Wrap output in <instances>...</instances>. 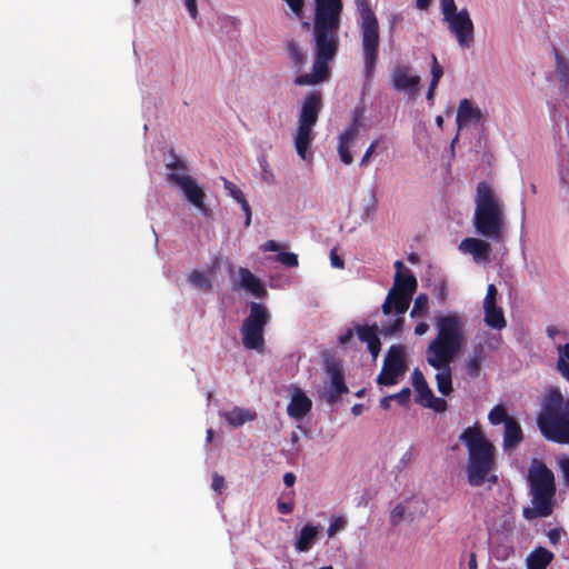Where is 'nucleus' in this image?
<instances>
[{"label":"nucleus","instance_id":"69168bd1","mask_svg":"<svg viewBox=\"0 0 569 569\" xmlns=\"http://www.w3.org/2000/svg\"><path fill=\"white\" fill-rule=\"evenodd\" d=\"M392 400V397L391 396H387V397H383L381 400H380V407L385 410H388L390 408V402Z\"/></svg>","mask_w":569,"mask_h":569},{"label":"nucleus","instance_id":"ddd939ff","mask_svg":"<svg viewBox=\"0 0 569 569\" xmlns=\"http://www.w3.org/2000/svg\"><path fill=\"white\" fill-rule=\"evenodd\" d=\"M170 183L178 186L184 193L190 203L200 209L202 212L207 211L204 206L206 194L197 181L189 174H180L179 172H170L167 176Z\"/></svg>","mask_w":569,"mask_h":569},{"label":"nucleus","instance_id":"2f4dec72","mask_svg":"<svg viewBox=\"0 0 569 569\" xmlns=\"http://www.w3.org/2000/svg\"><path fill=\"white\" fill-rule=\"evenodd\" d=\"M436 369L439 370L436 375L438 391L443 396H448L452 391L450 363H447V367H438Z\"/></svg>","mask_w":569,"mask_h":569},{"label":"nucleus","instance_id":"a19ab883","mask_svg":"<svg viewBox=\"0 0 569 569\" xmlns=\"http://www.w3.org/2000/svg\"><path fill=\"white\" fill-rule=\"evenodd\" d=\"M557 466L560 469L566 485L569 487V455H560L557 457Z\"/></svg>","mask_w":569,"mask_h":569},{"label":"nucleus","instance_id":"7c9ffc66","mask_svg":"<svg viewBox=\"0 0 569 569\" xmlns=\"http://www.w3.org/2000/svg\"><path fill=\"white\" fill-rule=\"evenodd\" d=\"M555 70L559 82L563 87L569 86V60H567L558 49H553Z\"/></svg>","mask_w":569,"mask_h":569},{"label":"nucleus","instance_id":"72a5a7b5","mask_svg":"<svg viewBox=\"0 0 569 569\" xmlns=\"http://www.w3.org/2000/svg\"><path fill=\"white\" fill-rule=\"evenodd\" d=\"M428 302L429 300L427 295H418L417 298L415 299L413 307L410 311V316L412 318L425 316L428 310Z\"/></svg>","mask_w":569,"mask_h":569},{"label":"nucleus","instance_id":"cd10ccee","mask_svg":"<svg viewBox=\"0 0 569 569\" xmlns=\"http://www.w3.org/2000/svg\"><path fill=\"white\" fill-rule=\"evenodd\" d=\"M412 386L418 393L416 399L418 403L422 405L427 399L432 398L433 392L429 388L423 373L418 368H416L412 372Z\"/></svg>","mask_w":569,"mask_h":569},{"label":"nucleus","instance_id":"0eeeda50","mask_svg":"<svg viewBox=\"0 0 569 569\" xmlns=\"http://www.w3.org/2000/svg\"><path fill=\"white\" fill-rule=\"evenodd\" d=\"M361 17V48L363 56V76L367 81L373 77L379 54V26L375 12L367 2L358 4Z\"/></svg>","mask_w":569,"mask_h":569},{"label":"nucleus","instance_id":"5701e85b","mask_svg":"<svg viewBox=\"0 0 569 569\" xmlns=\"http://www.w3.org/2000/svg\"><path fill=\"white\" fill-rule=\"evenodd\" d=\"M486 359V351L482 345L473 347L472 352L466 360V371L469 377L477 378L480 376L482 362Z\"/></svg>","mask_w":569,"mask_h":569},{"label":"nucleus","instance_id":"9b49d317","mask_svg":"<svg viewBox=\"0 0 569 569\" xmlns=\"http://www.w3.org/2000/svg\"><path fill=\"white\" fill-rule=\"evenodd\" d=\"M407 370L405 348L401 345H392L385 358L381 372L377 377L380 386H393L398 378Z\"/></svg>","mask_w":569,"mask_h":569},{"label":"nucleus","instance_id":"8fccbe9b","mask_svg":"<svg viewBox=\"0 0 569 569\" xmlns=\"http://www.w3.org/2000/svg\"><path fill=\"white\" fill-rule=\"evenodd\" d=\"M211 488L217 493H221L224 488V478L219 473L214 472L212 475Z\"/></svg>","mask_w":569,"mask_h":569},{"label":"nucleus","instance_id":"680f3d73","mask_svg":"<svg viewBox=\"0 0 569 569\" xmlns=\"http://www.w3.org/2000/svg\"><path fill=\"white\" fill-rule=\"evenodd\" d=\"M437 87L438 86H433L432 83L429 84V89L427 92V101L430 106L433 104L435 92H436Z\"/></svg>","mask_w":569,"mask_h":569},{"label":"nucleus","instance_id":"e433bc0d","mask_svg":"<svg viewBox=\"0 0 569 569\" xmlns=\"http://www.w3.org/2000/svg\"><path fill=\"white\" fill-rule=\"evenodd\" d=\"M401 316L402 315H399V317L395 319L391 323L382 326L380 332L385 337H389L400 331L405 322V319Z\"/></svg>","mask_w":569,"mask_h":569},{"label":"nucleus","instance_id":"393cba45","mask_svg":"<svg viewBox=\"0 0 569 569\" xmlns=\"http://www.w3.org/2000/svg\"><path fill=\"white\" fill-rule=\"evenodd\" d=\"M222 416L227 422L234 428L240 427L248 421H252L257 417L256 412L240 407H234L229 411H224Z\"/></svg>","mask_w":569,"mask_h":569},{"label":"nucleus","instance_id":"4468645a","mask_svg":"<svg viewBox=\"0 0 569 569\" xmlns=\"http://www.w3.org/2000/svg\"><path fill=\"white\" fill-rule=\"evenodd\" d=\"M448 22L449 30L456 36L458 43L462 48H470L473 43V22L467 9L445 19Z\"/></svg>","mask_w":569,"mask_h":569},{"label":"nucleus","instance_id":"4d7b16f0","mask_svg":"<svg viewBox=\"0 0 569 569\" xmlns=\"http://www.w3.org/2000/svg\"><path fill=\"white\" fill-rule=\"evenodd\" d=\"M184 4L187 7V10L192 19H196L198 16V8H197V1L196 0H184Z\"/></svg>","mask_w":569,"mask_h":569},{"label":"nucleus","instance_id":"ea45409f","mask_svg":"<svg viewBox=\"0 0 569 569\" xmlns=\"http://www.w3.org/2000/svg\"><path fill=\"white\" fill-rule=\"evenodd\" d=\"M422 406L433 409L436 412H443L447 409V401L442 398H436L432 395L431 399H427Z\"/></svg>","mask_w":569,"mask_h":569},{"label":"nucleus","instance_id":"bb28decb","mask_svg":"<svg viewBox=\"0 0 569 569\" xmlns=\"http://www.w3.org/2000/svg\"><path fill=\"white\" fill-rule=\"evenodd\" d=\"M319 535V527L312 525H306L298 537L296 542V549L299 552H307L311 549L316 538Z\"/></svg>","mask_w":569,"mask_h":569},{"label":"nucleus","instance_id":"de8ad7c7","mask_svg":"<svg viewBox=\"0 0 569 569\" xmlns=\"http://www.w3.org/2000/svg\"><path fill=\"white\" fill-rule=\"evenodd\" d=\"M291 11L298 17L301 18L303 14L305 0H283Z\"/></svg>","mask_w":569,"mask_h":569},{"label":"nucleus","instance_id":"a18cd8bd","mask_svg":"<svg viewBox=\"0 0 569 569\" xmlns=\"http://www.w3.org/2000/svg\"><path fill=\"white\" fill-rule=\"evenodd\" d=\"M392 400H396L400 406H407L410 400L411 390L409 388H402L398 393L390 395Z\"/></svg>","mask_w":569,"mask_h":569},{"label":"nucleus","instance_id":"6e6d98bb","mask_svg":"<svg viewBox=\"0 0 569 569\" xmlns=\"http://www.w3.org/2000/svg\"><path fill=\"white\" fill-rule=\"evenodd\" d=\"M278 511L281 515H289L293 510V505L291 502L278 501L277 503Z\"/></svg>","mask_w":569,"mask_h":569},{"label":"nucleus","instance_id":"20e7f679","mask_svg":"<svg viewBox=\"0 0 569 569\" xmlns=\"http://www.w3.org/2000/svg\"><path fill=\"white\" fill-rule=\"evenodd\" d=\"M473 226L479 234L499 241L505 228L503 203L492 187L481 181L475 194Z\"/></svg>","mask_w":569,"mask_h":569},{"label":"nucleus","instance_id":"f03ea898","mask_svg":"<svg viewBox=\"0 0 569 569\" xmlns=\"http://www.w3.org/2000/svg\"><path fill=\"white\" fill-rule=\"evenodd\" d=\"M537 426L547 441L569 445V396H563L558 387H551L545 393Z\"/></svg>","mask_w":569,"mask_h":569},{"label":"nucleus","instance_id":"6e6552de","mask_svg":"<svg viewBox=\"0 0 569 569\" xmlns=\"http://www.w3.org/2000/svg\"><path fill=\"white\" fill-rule=\"evenodd\" d=\"M321 108L322 98L319 91L309 92L305 97L295 136L296 151L302 160L308 159V149L315 139L312 129L318 121Z\"/></svg>","mask_w":569,"mask_h":569},{"label":"nucleus","instance_id":"b1692460","mask_svg":"<svg viewBox=\"0 0 569 569\" xmlns=\"http://www.w3.org/2000/svg\"><path fill=\"white\" fill-rule=\"evenodd\" d=\"M553 560V553L543 547H537L527 558L528 569H547Z\"/></svg>","mask_w":569,"mask_h":569},{"label":"nucleus","instance_id":"f704fd0d","mask_svg":"<svg viewBox=\"0 0 569 569\" xmlns=\"http://www.w3.org/2000/svg\"><path fill=\"white\" fill-rule=\"evenodd\" d=\"M189 281L194 287H198V288H209V289L212 288V283H211L210 279L202 271H199V270H193L189 274Z\"/></svg>","mask_w":569,"mask_h":569},{"label":"nucleus","instance_id":"603ef678","mask_svg":"<svg viewBox=\"0 0 569 569\" xmlns=\"http://www.w3.org/2000/svg\"><path fill=\"white\" fill-rule=\"evenodd\" d=\"M330 261L335 268L342 269L345 267V261L340 256H338L337 249H332L330 251Z\"/></svg>","mask_w":569,"mask_h":569},{"label":"nucleus","instance_id":"39448f33","mask_svg":"<svg viewBox=\"0 0 569 569\" xmlns=\"http://www.w3.org/2000/svg\"><path fill=\"white\" fill-rule=\"evenodd\" d=\"M459 440L468 449V482L472 487H481L495 468V447L477 426L466 428Z\"/></svg>","mask_w":569,"mask_h":569},{"label":"nucleus","instance_id":"dca6fc26","mask_svg":"<svg viewBox=\"0 0 569 569\" xmlns=\"http://www.w3.org/2000/svg\"><path fill=\"white\" fill-rule=\"evenodd\" d=\"M420 80L419 76L411 74L410 67L403 64L398 66L391 74L392 87L398 91H406L410 94L418 91Z\"/></svg>","mask_w":569,"mask_h":569},{"label":"nucleus","instance_id":"4c0bfd02","mask_svg":"<svg viewBox=\"0 0 569 569\" xmlns=\"http://www.w3.org/2000/svg\"><path fill=\"white\" fill-rule=\"evenodd\" d=\"M276 260L288 268H296L299 264L298 256L293 252H280Z\"/></svg>","mask_w":569,"mask_h":569},{"label":"nucleus","instance_id":"bf43d9fd","mask_svg":"<svg viewBox=\"0 0 569 569\" xmlns=\"http://www.w3.org/2000/svg\"><path fill=\"white\" fill-rule=\"evenodd\" d=\"M429 330V325L427 322H419L415 328V333L417 336H422Z\"/></svg>","mask_w":569,"mask_h":569},{"label":"nucleus","instance_id":"1a4fd4ad","mask_svg":"<svg viewBox=\"0 0 569 569\" xmlns=\"http://www.w3.org/2000/svg\"><path fill=\"white\" fill-rule=\"evenodd\" d=\"M249 307V315L240 328L242 343L249 350H262L264 346L263 330L269 323L271 315L262 303L251 302Z\"/></svg>","mask_w":569,"mask_h":569},{"label":"nucleus","instance_id":"f3484780","mask_svg":"<svg viewBox=\"0 0 569 569\" xmlns=\"http://www.w3.org/2000/svg\"><path fill=\"white\" fill-rule=\"evenodd\" d=\"M312 409L311 399L300 389L293 388L287 413L290 418L301 421Z\"/></svg>","mask_w":569,"mask_h":569},{"label":"nucleus","instance_id":"f8f14e48","mask_svg":"<svg viewBox=\"0 0 569 569\" xmlns=\"http://www.w3.org/2000/svg\"><path fill=\"white\" fill-rule=\"evenodd\" d=\"M325 369L330 377V385L325 388L323 397L329 405H335L349 389L345 382L343 370L339 360L327 359Z\"/></svg>","mask_w":569,"mask_h":569},{"label":"nucleus","instance_id":"864d4df0","mask_svg":"<svg viewBox=\"0 0 569 569\" xmlns=\"http://www.w3.org/2000/svg\"><path fill=\"white\" fill-rule=\"evenodd\" d=\"M549 542L553 546H556L561 538V530L558 528L550 529L547 533Z\"/></svg>","mask_w":569,"mask_h":569},{"label":"nucleus","instance_id":"0e129e2a","mask_svg":"<svg viewBox=\"0 0 569 569\" xmlns=\"http://www.w3.org/2000/svg\"><path fill=\"white\" fill-rule=\"evenodd\" d=\"M416 4L419 10H427L431 4V0H417Z\"/></svg>","mask_w":569,"mask_h":569},{"label":"nucleus","instance_id":"e2e57ef3","mask_svg":"<svg viewBox=\"0 0 569 569\" xmlns=\"http://www.w3.org/2000/svg\"><path fill=\"white\" fill-rule=\"evenodd\" d=\"M468 569H477V557L475 552L469 555Z\"/></svg>","mask_w":569,"mask_h":569},{"label":"nucleus","instance_id":"37998d69","mask_svg":"<svg viewBox=\"0 0 569 569\" xmlns=\"http://www.w3.org/2000/svg\"><path fill=\"white\" fill-rule=\"evenodd\" d=\"M498 290L495 284H489L483 299V307L497 306Z\"/></svg>","mask_w":569,"mask_h":569},{"label":"nucleus","instance_id":"58836bf2","mask_svg":"<svg viewBox=\"0 0 569 569\" xmlns=\"http://www.w3.org/2000/svg\"><path fill=\"white\" fill-rule=\"evenodd\" d=\"M432 64H431V80L430 83L433 86H438L441 77L443 76V68L439 63L437 57L435 54L431 56Z\"/></svg>","mask_w":569,"mask_h":569},{"label":"nucleus","instance_id":"7ed1b4c3","mask_svg":"<svg viewBox=\"0 0 569 569\" xmlns=\"http://www.w3.org/2000/svg\"><path fill=\"white\" fill-rule=\"evenodd\" d=\"M466 321L458 313H447L436 318L437 337L427 349V361L433 367H447L465 345Z\"/></svg>","mask_w":569,"mask_h":569},{"label":"nucleus","instance_id":"c85d7f7f","mask_svg":"<svg viewBox=\"0 0 569 569\" xmlns=\"http://www.w3.org/2000/svg\"><path fill=\"white\" fill-rule=\"evenodd\" d=\"M556 370L569 383V342L556 347Z\"/></svg>","mask_w":569,"mask_h":569},{"label":"nucleus","instance_id":"c03bdc74","mask_svg":"<svg viewBox=\"0 0 569 569\" xmlns=\"http://www.w3.org/2000/svg\"><path fill=\"white\" fill-rule=\"evenodd\" d=\"M346 525V520L342 517H333L329 523L327 533L331 538Z\"/></svg>","mask_w":569,"mask_h":569},{"label":"nucleus","instance_id":"473e14b6","mask_svg":"<svg viewBox=\"0 0 569 569\" xmlns=\"http://www.w3.org/2000/svg\"><path fill=\"white\" fill-rule=\"evenodd\" d=\"M488 419L491 425H506L509 419H513L510 417L506 410V408L502 405L495 406L488 415Z\"/></svg>","mask_w":569,"mask_h":569},{"label":"nucleus","instance_id":"49530a36","mask_svg":"<svg viewBox=\"0 0 569 569\" xmlns=\"http://www.w3.org/2000/svg\"><path fill=\"white\" fill-rule=\"evenodd\" d=\"M167 168L174 171H187V166L177 154H171V161L167 163Z\"/></svg>","mask_w":569,"mask_h":569},{"label":"nucleus","instance_id":"09e8293b","mask_svg":"<svg viewBox=\"0 0 569 569\" xmlns=\"http://www.w3.org/2000/svg\"><path fill=\"white\" fill-rule=\"evenodd\" d=\"M380 140L376 139L373 140L368 149L366 150L363 157L360 160V166L366 167L369 163L370 157L373 154L376 148L379 146Z\"/></svg>","mask_w":569,"mask_h":569},{"label":"nucleus","instance_id":"4be33fe9","mask_svg":"<svg viewBox=\"0 0 569 569\" xmlns=\"http://www.w3.org/2000/svg\"><path fill=\"white\" fill-rule=\"evenodd\" d=\"M240 283L243 289L252 293L257 298H264L267 290L259 278H257L249 269H239Z\"/></svg>","mask_w":569,"mask_h":569},{"label":"nucleus","instance_id":"412c9836","mask_svg":"<svg viewBox=\"0 0 569 569\" xmlns=\"http://www.w3.org/2000/svg\"><path fill=\"white\" fill-rule=\"evenodd\" d=\"M523 441L520 423L513 418L505 425L502 446L505 450L516 449Z\"/></svg>","mask_w":569,"mask_h":569},{"label":"nucleus","instance_id":"338daca9","mask_svg":"<svg viewBox=\"0 0 569 569\" xmlns=\"http://www.w3.org/2000/svg\"><path fill=\"white\" fill-rule=\"evenodd\" d=\"M363 405L362 403H356L351 408V412L353 416H360L363 411Z\"/></svg>","mask_w":569,"mask_h":569},{"label":"nucleus","instance_id":"13d9d810","mask_svg":"<svg viewBox=\"0 0 569 569\" xmlns=\"http://www.w3.org/2000/svg\"><path fill=\"white\" fill-rule=\"evenodd\" d=\"M280 248H281V246L277 241H274V240H268L261 247V249L264 252H267V251H279Z\"/></svg>","mask_w":569,"mask_h":569},{"label":"nucleus","instance_id":"c756f323","mask_svg":"<svg viewBox=\"0 0 569 569\" xmlns=\"http://www.w3.org/2000/svg\"><path fill=\"white\" fill-rule=\"evenodd\" d=\"M286 49L292 67L297 72L301 71L307 63V56L302 52L301 48L295 40L287 41Z\"/></svg>","mask_w":569,"mask_h":569},{"label":"nucleus","instance_id":"6ab92c4d","mask_svg":"<svg viewBox=\"0 0 569 569\" xmlns=\"http://www.w3.org/2000/svg\"><path fill=\"white\" fill-rule=\"evenodd\" d=\"M483 114L480 108L475 106V103L465 98L461 99L457 110L456 122L459 129L470 123H478L482 121Z\"/></svg>","mask_w":569,"mask_h":569},{"label":"nucleus","instance_id":"052dcab7","mask_svg":"<svg viewBox=\"0 0 569 569\" xmlns=\"http://www.w3.org/2000/svg\"><path fill=\"white\" fill-rule=\"evenodd\" d=\"M283 482L287 487H292L296 482V475L292 472L284 473Z\"/></svg>","mask_w":569,"mask_h":569},{"label":"nucleus","instance_id":"79ce46f5","mask_svg":"<svg viewBox=\"0 0 569 569\" xmlns=\"http://www.w3.org/2000/svg\"><path fill=\"white\" fill-rule=\"evenodd\" d=\"M223 182H224V189L228 191L229 196L233 200L239 202L240 200H242L244 198L243 192L237 184H234L233 182H231L227 179H223Z\"/></svg>","mask_w":569,"mask_h":569},{"label":"nucleus","instance_id":"9d476101","mask_svg":"<svg viewBox=\"0 0 569 569\" xmlns=\"http://www.w3.org/2000/svg\"><path fill=\"white\" fill-rule=\"evenodd\" d=\"M407 273H396L393 287L389 290L382 305V312L389 315L392 309L397 315H403L410 306L412 295L417 289L416 277L407 270Z\"/></svg>","mask_w":569,"mask_h":569},{"label":"nucleus","instance_id":"774afa93","mask_svg":"<svg viewBox=\"0 0 569 569\" xmlns=\"http://www.w3.org/2000/svg\"><path fill=\"white\" fill-rule=\"evenodd\" d=\"M396 273H403L402 269L405 268V264L401 260H397L395 262Z\"/></svg>","mask_w":569,"mask_h":569},{"label":"nucleus","instance_id":"f257e3e1","mask_svg":"<svg viewBox=\"0 0 569 569\" xmlns=\"http://www.w3.org/2000/svg\"><path fill=\"white\" fill-rule=\"evenodd\" d=\"M313 44L315 61L311 73L300 74L296 86H310L325 81L329 74V63L339 48L338 31L342 12V0H315Z\"/></svg>","mask_w":569,"mask_h":569},{"label":"nucleus","instance_id":"2eb2a0df","mask_svg":"<svg viewBox=\"0 0 569 569\" xmlns=\"http://www.w3.org/2000/svg\"><path fill=\"white\" fill-rule=\"evenodd\" d=\"M360 120L358 116H353L348 128L339 136L338 154L345 164H351L353 157L350 147L359 133Z\"/></svg>","mask_w":569,"mask_h":569},{"label":"nucleus","instance_id":"3c124183","mask_svg":"<svg viewBox=\"0 0 569 569\" xmlns=\"http://www.w3.org/2000/svg\"><path fill=\"white\" fill-rule=\"evenodd\" d=\"M238 203L240 204L242 211L246 214L244 224H246V227H249L251 223V217H252L251 207H250L249 202L247 201L246 197L242 200H240Z\"/></svg>","mask_w":569,"mask_h":569},{"label":"nucleus","instance_id":"a878e982","mask_svg":"<svg viewBox=\"0 0 569 569\" xmlns=\"http://www.w3.org/2000/svg\"><path fill=\"white\" fill-rule=\"evenodd\" d=\"M485 311V323L496 330H502L507 326V321L503 315V311L498 306H491V307H483Z\"/></svg>","mask_w":569,"mask_h":569},{"label":"nucleus","instance_id":"5fc2aeb1","mask_svg":"<svg viewBox=\"0 0 569 569\" xmlns=\"http://www.w3.org/2000/svg\"><path fill=\"white\" fill-rule=\"evenodd\" d=\"M355 328L353 329H347L346 332L341 336H339L338 338V341L341 346H346L347 343H349L353 336H355Z\"/></svg>","mask_w":569,"mask_h":569},{"label":"nucleus","instance_id":"423d86ee","mask_svg":"<svg viewBox=\"0 0 569 569\" xmlns=\"http://www.w3.org/2000/svg\"><path fill=\"white\" fill-rule=\"evenodd\" d=\"M528 480L532 496V507L523 508L525 519L546 518L552 513L556 496V482L553 472L547 465L533 459L529 469Z\"/></svg>","mask_w":569,"mask_h":569},{"label":"nucleus","instance_id":"c9c22d12","mask_svg":"<svg viewBox=\"0 0 569 569\" xmlns=\"http://www.w3.org/2000/svg\"><path fill=\"white\" fill-rule=\"evenodd\" d=\"M407 519V509L402 503H398L390 512V525L398 526L400 522Z\"/></svg>","mask_w":569,"mask_h":569},{"label":"nucleus","instance_id":"aec40b11","mask_svg":"<svg viewBox=\"0 0 569 569\" xmlns=\"http://www.w3.org/2000/svg\"><path fill=\"white\" fill-rule=\"evenodd\" d=\"M459 249L473 256L476 261L486 260L490 253V244L478 238H466L460 242Z\"/></svg>","mask_w":569,"mask_h":569},{"label":"nucleus","instance_id":"a211bd4d","mask_svg":"<svg viewBox=\"0 0 569 569\" xmlns=\"http://www.w3.org/2000/svg\"><path fill=\"white\" fill-rule=\"evenodd\" d=\"M378 326L376 323L369 325H356L355 331L361 342L367 345L368 351L370 352L373 360H376L381 351V341L378 336Z\"/></svg>","mask_w":569,"mask_h":569}]
</instances>
